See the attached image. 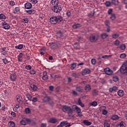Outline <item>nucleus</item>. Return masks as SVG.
I'll return each instance as SVG.
<instances>
[{"mask_svg":"<svg viewBox=\"0 0 127 127\" xmlns=\"http://www.w3.org/2000/svg\"><path fill=\"white\" fill-rule=\"evenodd\" d=\"M63 20V16L57 15L51 17L50 19V23L51 24H56L57 23H60Z\"/></svg>","mask_w":127,"mask_h":127,"instance_id":"1","label":"nucleus"},{"mask_svg":"<svg viewBox=\"0 0 127 127\" xmlns=\"http://www.w3.org/2000/svg\"><path fill=\"white\" fill-rule=\"evenodd\" d=\"M99 38L98 35L97 34H92L89 37V41L91 43H95L98 41Z\"/></svg>","mask_w":127,"mask_h":127,"instance_id":"2","label":"nucleus"},{"mask_svg":"<svg viewBox=\"0 0 127 127\" xmlns=\"http://www.w3.org/2000/svg\"><path fill=\"white\" fill-rule=\"evenodd\" d=\"M62 111L63 112H64L68 111V114H71L73 112V110L71 108V107L66 105H64L63 106Z\"/></svg>","mask_w":127,"mask_h":127,"instance_id":"3","label":"nucleus"},{"mask_svg":"<svg viewBox=\"0 0 127 127\" xmlns=\"http://www.w3.org/2000/svg\"><path fill=\"white\" fill-rule=\"evenodd\" d=\"M52 10L53 12L56 13L60 12L62 10V7L59 5H55L53 7H52Z\"/></svg>","mask_w":127,"mask_h":127,"instance_id":"4","label":"nucleus"},{"mask_svg":"<svg viewBox=\"0 0 127 127\" xmlns=\"http://www.w3.org/2000/svg\"><path fill=\"white\" fill-rule=\"evenodd\" d=\"M107 109V107L105 106H101L100 108H99V110L100 111H102V115H106L108 114V112L106 110Z\"/></svg>","mask_w":127,"mask_h":127,"instance_id":"5","label":"nucleus"},{"mask_svg":"<svg viewBox=\"0 0 127 127\" xmlns=\"http://www.w3.org/2000/svg\"><path fill=\"white\" fill-rule=\"evenodd\" d=\"M1 25H2L3 29L5 30H8L10 27L9 24H7L5 21L1 22Z\"/></svg>","mask_w":127,"mask_h":127,"instance_id":"6","label":"nucleus"},{"mask_svg":"<svg viewBox=\"0 0 127 127\" xmlns=\"http://www.w3.org/2000/svg\"><path fill=\"white\" fill-rule=\"evenodd\" d=\"M104 72L107 75H111L113 73V71L109 67L104 69Z\"/></svg>","mask_w":127,"mask_h":127,"instance_id":"7","label":"nucleus"},{"mask_svg":"<svg viewBox=\"0 0 127 127\" xmlns=\"http://www.w3.org/2000/svg\"><path fill=\"white\" fill-rule=\"evenodd\" d=\"M58 47V42L51 43L50 44V48L51 49H56Z\"/></svg>","mask_w":127,"mask_h":127,"instance_id":"8","label":"nucleus"},{"mask_svg":"<svg viewBox=\"0 0 127 127\" xmlns=\"http://www.w3.org/2000/svg\"><path fill=\"white\" fill-rule=\"evenodd\" d=\"M91 72V71L90 69L89 68H85L83 69V70L82 71L81 74L82 75H85L86 74H90Z\"/></svg>","mask_w":127,"mask_h":127,"instance_id":"9","label":"nucleus"},{"mask_svg":"<svg viewBox=\"0 0 127 127\" xmlns=\"http://www.w3.org/2000/svg\"><path fill=\"white\" fill-rule=\"evenodd\" d=\"M22 100L23 99L21 95H18L16 96V101L20 105H21L22 104Z\"/></svg>","mask_w":127,"mask_h":127,"instance_id":"10","label":"nucleus"},{"mask_svg":"<svg viewBox=\"0 0 127 127\" xmlns=\"http://www.w3.org/2000/svg\"><path fill=\"white\" fill-rule=\"evenodd\" d=\"M73 111H75L76 113H79L81 112V109L76 105L72 106Z\"/></svg>","mask_w":127,"mask_h":127,"instance_id":"11","label":"nucleus"},{"mask_svg":"<svg viewBox=\"0 0 127 127\" xmlns=\"http://www.w3.org/2000/svg\"><path fill=\"white\" fill-rule=\"evenodd\" d=\"M84 90L86 92H89L91 91V85H90V84H86L85 86H84Z\"/></svg>","mask_w":127,"mask_h":127,"instance_id":"12","label":"nucleus"},{"mask_svg":"<svg viewBox=\"0 0 127 127\" xmlns=\"http://www.w3.org/2000/svg\"><path fill=\"white\" fill-rule=\"evenodd\" d=\"M49 122L52 124H56L58 122V121L56 118H52L49 119Z\"/></svg>","mask_w":127,"mask_h":127,"instance_id":"13","label":"nucleus"},{"mask_svg":"<svg viewBox=\"0 0 127 127\" xmlns=\"http://www.w3.org/2000/svg\"><path fill=\"white\" fill-rule=\"evenodd\" d=\"M24 7L26 8L27 9H31L32 7V3L30 2H26L24 4Z\"/></svg>","mask_w":127,"mask_h":127,"instance_id":"14","label":"nucleus"},{"mask_svg":"<svg viewBox=\"0 0 127 127\" xmlns=\"http://www.w3.org/2000/svg\"><path fill=\"white\" fill-rule=\"evenodd\" d=\"M42 79L44 81H46L48 80V76L47 75V72L46 71L43 72Z\"/></svg>","mask_w":127,"mask_h":127,"instance_id":"15","label":"nucleus"},{"mask_svg":"<svg viewBox=\"0 0 127 127\" xmlns=\"http://www.w3.org/2000/svg\"><path fill=\"white\" fill-rule=\"evenodd\" d=\"M10 79L11 81H15L16 80V75H15V74H12L10 75Z\"/></svg>","mask_w":127,"mask_h":127,"instance_id":"16","label":"nucleus"},{"mask_svg":"<svg viewBox=\"0 0 127 127\" xmlns=\"http://www.w3.org/2000/svg\"><path fill=\"white\" fill-rule=\"evenodd\" d=\"M76 91L79 92H83V87L82 86H76Z\"/></svg>","mask_w":127,"mask_h":127,"instance_id":"17","label":"nucleus"},{"mask_svg":"<svg viewBox=\"0 0 127 127\" xmlns=\"http://www.w3.org/2000/svg\"><path fill=\"white\" fill-rule=\"evenodd\" d=\"M117 94L120 97H123L125 95V92L123 90H119L118 92H117Z\"/></svg>","mask_w":127,"mask_h":127,"instance_id":"18","label":"nucleus"},{"mask_svg":"<svg viewBox=\"0 0 127 127\" xmlns=\"http://www.w3.org/2000/svg\"><path fill=\"white\" fill-rule=\"evenodd\" d=\"M117 89L118 88L116 86H113V87L109 88V92L112 93L113 92L116 91L117 90Z\"/></svg>","mask_w":127,"mask_h":127,"instance_id":"19","label":"nucleus"},{"mask_svg":"<svg viewBox=\"0 0 127 127\" xmlns=\"http://www.w3.org/2000/svg\"><path fill=\"white\" fill-rule=\"evenodd\" d=\"M22 57H23V54L22 53H20L19 55L18 56V61L19 62H22L23 61L22 60Z\"/></svg>","mask_w":127,"mask_h":127,"instance_id":"20","label":"nucleus"},{"mask_svg":"<svg viewBox=\"0 0 127 127\" xmlns=\"http://www.w3.org/2000/svg\"><path fill=\"white\" fill-rule=\"evenodd\" d=\"M60 125L61 126H62L63 127L65 125L67 126L68 127H70V124L68 123H67L66 121H63V122L61 123Z\"/></svg>","mask_w":127,"mask_h":127,"instance_id":"21","label":"nucleus"},{"mask_svg":"<svg viewBox=\"0 0 127 127\" xmlns=\"http://www.w3.org/2000/svg\"><path fill=\"white\" fill-rule=\"evenodd\" d=\"M51 3L53 5H57L59 4V0H51Z\"/></svg>","mask_w":127,"mask_h":127,"instance_id":"22","label":"nucleus"},{"mask_svg":"<svg viewBox=\"0 0 127 127\" xmlns=\"http://www.w3.org/2000/svg\"><path fill=\"white\" fill-rule=\"evenodd\" d=\"M119 117L118 115H115L111 116V119L113 121H116L119 120Z\"/></svg>","mask_w":127,"mask_h":127,"instance_id":"23","label":"nucleus"},{"mask_svg":"<svg viewBox=\"0 0 127 127\" xmlns=\"http://www.w3.org/2000/svg\"><path fill=\"white\" fill-rule=\"evenodd\" d=\"M57 37L58 38L63 37V33L61 31H59L57 33Z\"/></svg>","mask_w":127,"mask_h":127,"instance_id":"24","label":"nucleus"},{"mask_svg":"<svg viewBox=\"0 0 127 127\" xmlns=\"http://www.w3.org/2000/svg\"><path fill=\"white\" fill-rule=\"evenodd\" d=\"M6 19V17L4 14H3V13H0V20L4 21Z\"/></svg>","mask_w":127,"mask_h":127,"instance_id":"25","label":"nucleus"},{"mask_svg":"<svg viewBox=\"0 0 127 127\" xmlns=\"http://www.w3.org/2000/svg\"><path fill=\"white\" fill-rule=\"evenodd\" d=\"M20 10L19 6L16 7L13 10V13L17 14V13Z\"/></svg>","mask_w":127,"mask_h":127,"instance_id":"26","label":"nucleus"},{"mask_svg":"<svg viewBox=\"0 0 127 127\" xmlns=\"http://www.w3.org/2000/svg\"><path fill=\"white\" fill-rule=\"evenodd\" d=\"M83 124L86 126H89L92 125L91 122H89L88 120L83 121Z\"/></svg>","mask_w":127,"mask_h":127,"instance_id":"27","label":"nucleus"},{"mask_svg":"<svg viewBox=\"0 0 127 127\" xmlns=\"http://www.w3.org/2000/svg\"><path fill=\"white\" fill-rule=\"evenodd\" d=\"M27 13L29 14H33L35 13L36 11L34 10V9H30V10H26V11Z\"/></svg>","mask_w":127,"mask_h":127,"instance_id":"28","label":"nucleus"},{"mask_svg":"<svg viewBox=\"0 0 127 127\" xmlns=\"http://www.w3.org/2000/svg\"><path fill=\"white\" fill-rule=\"evenodd\" d=\"M21 22L22 23H23V24L28 23L29 19L28 18H25L24 19H22V20H21Z\"/></svg>","mask_w":127,"mask_h":127,"instance_id":"29","label":"nucleus"},{"mask_svg":"<svg viewBox=\"0 0 127 127\" xmlns=\"http://www.w3.org/2000/svg\"><path fill=\"white\" fill-rule=\"evenodd\" d=\"M76 67V63H73L70 65V69L74 70L75 68Z\"/></svg>","mask_w":127,"mask_h":127,"instance_id":"30","label":"nucleus"},{"mask_svg":"<svg viewBox=\"0 0 127 127\" xmlns=\"http://www.w3.org/2000/svg\"><path fill=\"white\" fill-rule=\"evenodd\" d=\"M8 125L9 126V127H15V123L14 122H9L8 123Z\"/></svg>","mask_w":127,"mask_h":127,"instance_id":"31","label":"nucleus"},{"mask_svg":"<svg viewBox=\"0 0 127 127\" xmlns=\"http://www.w3.org/2000/svg\"><path fill=\"white\" fill-rule=\"evenodd\" d=\"M30 87L31 88L32 90L33 91H36L37 90V87L35 85L31 84Z\"/></svg>","mask_w":127,"mask_h":127,"instance_id":"32","label":"nucleus"},{"mask_svg":"<svg viewBox=\"0 0 127 127\" xmlns=\"http://www.w3.org/2000/svg\"><path fill=\"white\" fill-rule=\"evenodd\" d=\"M109 35H108L106 33H104L101 35V38H102L103 39H105Z\"/></svg>","mask_w":127,"mask_h":127,"instance_id":"33","label":"nucleus"},{"mask_svg":"<svg viewBox=\"0 0 127 127\" xmlns=\"http://www.w3.org/2000/svg\"><path fill=\"white\" fill-rule=\"evenodd\" d=\"M23 47V45L22 44H19L18 46H15V49L18 50H22Z\"/></svg>","mask_w":127,"mask_h":127,"instance_id":"34","label":"nucleus"},{"mask_svg":"<svg viewBox=\"0 0 127 127\" xmlns=\"http://www.w3.org/2000/svg\"><path fill=\"white\" fill-rule=\"evenodd\" d=\"M80 27H81V25L80 24H75L72 25L73 28L75 29H78V28H79Z\"/></svg>","mask_w":127,"mask_h":127,"instance_id":"35","label":"nucleus"},{"mask_svg":"<svg viewBox=\"0 0 127 127\" xmlns=\"http://www.w3.org/2000/svg\"><path fill=\"white\" fill-rule=\"evenodd\" d=\"M89 105L90 106L96 107L97 106V102L96 101H93V102L90 103Z\"/></svg>","mask_w":127,"mask_h":127,"instance_id":"36","label":"nucleus"},{"mask_svg":"<svg viewBox=\"0 0 127 127\" xmlns=\"http://www.w3.org/2000/svg\"><path fill=\"white\" fill-rule=\"evenodd\" d=\"M26 97L27 98L28 100L32 101V96L31 95H30L29 93L26 94Z\"/></svg>","mask_w":127,"mask_h":127,"instance_id":"37","label":"nucleus"},{"mask_svg":"<svg viewBox=\"0 0 127 127\" xmlns=\"http://www.w3.org/2000/svg\"><path fill=\"white\" fill-rule=\"evenodd\" d=\"M78 105H79L82 108H83L84 107V104L82 103V101L80 99H78Z\"/></svg>","mask_w":127,"mask_h":127,"instance_id":"38","label":"nucleus"},{"mask_svg":"<svg viewBox=\"0 0 127 127\" xmlns=\"http://www.w3.org/2000/svg\"><path fill=\"white\" fill-rule=\"evenodd\" d=\"M111 3L115 5H117L119 4L118 0H112Z\"/></svg>","mask_w":127,"mask_h":127,"instance_id":"39","label":"nucleus"},{"mask_svg":"<svg viewBox=\"0 0 127 127\" xmlns=\"http://www.w3.org/2000/svg\"><path fill=\"white\" fill-rule=\"evenodd\" d=\"M50 100V98L49 97L46 96L44 97L43 101L44 102H48Z\"/></svg>","mask_w":127,"mask_h":127,"instance_id":"40","label":"nucleus"},{"mask_svg":"<svg viewBox=\"0 0 127 127\" xmlns=\"http://www.w3.org/2000/svg\"><path fill=\"white\" fill-rule=\"evenodd\" d=\"M119 36L120 35L119 34H114L112 35V37L113 39H117Z\"/></svg>","mask_w":127,"mask_h":127,"instance_id":"41","label":"nucleus"},{"mask_svg":"<svg viewBox=\"0 0 127 127\" xmlns=\"http://www.w3.org/2000/svg\"><path fill=\"white\" fill-rule=\"evenodd\" d=\"M71 76L73 77L78 78L79 74L78 73H77L76 72H73L72 73Z\"/></svg>","mask_w":127,"mask_h":127,"instance_id":"42","label":"nucleus"},{"mask_svg":"<svg viewBox=\"0 0 127 127\" xmlns=\"http://www.w3.org/2000/svg\"><path fill=\"white\" fill-rule=\"evenodd\" d=\"M73 47L74 48L77 49L79 48V43H74L73 44Z\"/></svg>","mask_w":127,"mask_h":127,"instance_id":"43","label":"nucleus"},{"mask_svg":"<svg viewBox=\"0 0 127 127\" xmlns=\"http://www.w3.org/2000/svg\"><path fill=\"white\" fill-rule=\"evenodd\" d=\"M120 49L121 50H125V49H126V46H125V45H124V44L121 45L120 46Z\"/></svg>","mask_w":127,"mask_h":127,"instance_id":"44","label":"nucleus"},{"mask_svg":"<svg viewBox=\"0 0 127 127\" xmlns=\"http://www.w3.org/2000/svg\"><path fill=\"white\" fill-rule=\"evenodd\" d=\"M92 94L94 96H96L98 95V90L97 89H94L92 92Z\"/></svg>","mask_w":127,"mask_h":127,"instance_id":"45","label":"nucleus"},{"mask_svg":"<svg viewBox=\"0 0 127 127\" xmlns=\"http://www.w3.org/2000/svg\"><path fill=\"white\" fill-rule=\"evenodd\" d=\"M105 24L107 27H110V21L109 20H107L105 21Z\"/></svg>","mask_w":127,"mask_h":127,"instance_id":"46","label":"nucleus"},{"mask_svg":"<svg viewBox=\"0 0 127 127\" xmlns=\"http://www.w3.org/2000/svg\"><path fill=\"white\" fill-rule=\"evenodd\" d=\"M120 57L121 59H125L126 57H127V55L125 53L121 54L120 56Z\"/></svg>","mask_w":127,"mask_h":127,"instance_id":"47","label":"nucleus"},{"mask_svg":"<svg viewBox=\"0 0 127 127\" xmlns=\"http://www.w3.org/2000/svg\"><path fill=\"white\" fill-rule=\"evenodd\" d=\"M29 73L32 75H34L36 74V71L35 70L32 69L30 71Z\"/></svg>","mask_w":127,"mask_h":127,"instance_id":"48","label":"nucleus"},{"mask_svg":"<svg viewBox=\"0 0 127 127\" xmlns=\"http://www.w3.org/2000/svg\"><path fill=\"white\" fill-rule=\"evenodd\" d=\"M119 80V77L117 76L113 77V81L115 82H117Z\"/></svg>","mask_w":127,"mask_h":127,"instance_id":"49","label":"nucleus"},{"mask_svg":"<svg viewBox=\"0 0 127 127\" xmlns=\"http://www.w3.org/2000/svg\"><path fill=\"white\" fill-rule=\"evenodd\" d=\"M116 18V15L115 14H111V17H110V19L112 20H115Z\"/></svg>","mask_w":127,"mask_h":127,"instance_id":"50","label":"nucleus"},{"mask_svg":"<svg viewBox=\"0 0 127 127\" xmlns=\"http://www.w3.org/2000/svg\"><path fill=\"white\" fill-rule=\"evenodd\" d=\"M20 124L21 125L25 126L26 125V122L24 120H22L20 121Z\"/></svg>","mask_w":127,"mask_h":127,"instance_id":"51","label":"nucleus"},{"mask_svg":"<svg viewBox=\"0 0 127 127\" xmlns=\"http://www.w3.org/2000/svg\"><path fill=\"white\" fill-rule=\"evenodd\" d=\"M105 5H106L107 7H110L111 3L110 1H107L105 3Z\"/></svg>","mask_w":127,"mask_h":127,"instance_id":"52","label":"nucleus"},{"mask_svg":"<svg viewBox=\"0 0 127 127\" xmlns=\"http://www.w3.org/2000/svg\"><path fill=\"white\" fill-rule=\"evenodd\" d=\"M2 62L4 64L9 63L8 61H7V59H2Z\"/></svg>","mask_w":127,"mask_h":127,"instance_id":"53","label":"nucleus"},{"mask_svg":"<svg viewBox=\"0 0 127 127\" xmlns=\"http://www.w3.org/2000/svg\"><path fill=\"white\" fill-rule=\"evenodd\" d=\"M104 127H110V125L109 123H107L106 121H105L104 124Z\"/></svg>","mask_w":127,"mask_h":127,"instance_id":"54","label":"nucleus"},{"mask_svg":"<svg viewBox=\"0 0 127 127\" xmlns=\"http://www.w3.org/2000/svg\"><path fill=\"white\" fill-rule=\"evenodd\" d=\"M66 16H67L68 17H70L71 15V13L70 11H67L66 12Z\"/></svg>","mask_w":127,"mask_h":127,"instance_id":"55","label":"nucleus"},{"mask_svg":"<svg viewBox=\"0 0 127 127\" xmlns=\"http://www.w3.org/2000/svg\"><path fill=\"white\" fill-rule=\"evenodd\" d=\"M25 68L27 69V70H31L32 69V66L31 65H26V66H25Z\"/></svg>","mask_w":127,"mask_h":127,"instance_id":"56","label":"nucleus"},{"mask_svg":"<svg viewBox=\"0 0 127 127\" xmlns=\"http://www.w3.org/2000/svg\"><path fill=\"white\" fill-rule=\"evenodd\" d=\"M30 112H31V111H30V109L28 108L25 109V112H26V114H30Z\"/></svg>","mask_w":127,"mask_h":127,"instance_id":"57","label":"nucleus"},{"mask_svg":"<svg viewBox=\"0 0 127 127\" xmlns=\"http://www.w3.org/2000/svg\"><path fill=\"white\" fill-rule=\"evenodd\" d=\"M9 4H10V5L11 6H13L15 5V2H14V1H10L9 2Z\"/></svg>","mask_w":127,"mask_h":127,"instance_id":"58","label":"nucleus"},{"mask_svg":"<svg viewBox=\"0 0 127 127\" xmlns=\"http://www.w3.org/2000/svg\"><path fill=\"white\" fill-rule=\"evenodd\" d=\"M120 44V41L118 40H116L115 42V45L117 46H118Z\"/></svg>","mask_w":127,"mask_h":127,"instance_id":"59","label":"nucleus"},{"mask_svg":"<svg viewBox=\"0 0 127 127\" xmlns=\"http://www.w3.org/2000/svg\"><path fill=\"white\" fill-rule=\"evenodd\" d=\"M112 57V55L109 56H103L102 58L103 59H108Z\"/></svg>","mask_w":127,"mask_h":127,"instance_id":"60","label":"nucleus"},{"mask_svg":"<svg viewBox=\"0 0 127 127\" xmlns=\"http://www.w3.org/2000/svg\"><path fill=\"white\" fill-rule=\"evenodd\" d=\"M38 100L37 98L36 97H34L33 98H32V101L34 103H36Z\"/></svg>","mask_w":127,"mask_h":127,"instance_id":"61","label":"nucleus"},{"mask_svg":"<svg viewBox=\"0 0 127 127\" xmlns=\"http://www.w3.org/2000/svg\"><path fill=\"white\" fill-rule=\"evenodd\" d=\"M32 3L36 4L38 3L37 0H29Z\"/></svg>","mask_w":127,"mask_h":127,"instance_id":"62","label":"nucleus"},{"mask_svg":"<svg viewBox=\"0 0 127 127\" xmlns=\"http://www.w3.org/2000/svg\"><path fill=\"white\" fill-rule=\"evenodd\" d=\"M26 122L28 124L30 125V123L32 122V120H31L30 119H26Z\"/></svg>","mask_w":127,"mask_h":127,"instance_id":"63","label":"nucleus"},{"mask_svg":"<svg viewBox=\"0 0 127 127\" xmlns=\"http://www.w3.org/2000/svg\"><path fill=\"white\" fill-rule=\"evenodd\" d=\"M119 126H120V127H125V125H124V123H123V122H121V123L119 124Z\"/></svg>","mask_w":127,"mask_h":127,"instance_id":"64","label":"nucleus"}]
</instances>
